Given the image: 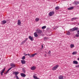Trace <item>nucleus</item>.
Wrapping results in <instances>:
<instances>
[{"instance_id": "f257e3e1", "label": "nucleus", "mask_w": 79, "mask_h": 79, "mask_svg": "<svg viewBox=\"0 0 79 79\" xmlns=\"http://www.w3.org/2000/svg\"><path fill=\"white\" fill-rule=\"evenodd\" d=\"M36 31L38 34H40L42 32V30H40L39 29H36Z\"/></svg>"}, {"instance_id": "4468645a", "label": "nucleus", "mask_w": 79, "mask_h": 79, "mask_svg": "<svg viewBox=\"0 0 79 79\" xmlns=\"http://www.w3.org/2000/svg\"><path fill=\"white\" fill-rule=\"evenodd\" d=\"M37 33L36 32H35L34 33V35L35 37H38V35Z\"/></svg>"}, {"instance_id": "4be33fe9", "label": "nucleus", "mask_w": 79, "mask_h": 79, "mask_svg": "<svg viewBox=\"0 0 79 79\" xmlns=\"http://www.w3.org/2000/svg\"><path fill=\"white\" fill-rule=\"evenodd\" d=\"M40 19H39V18H36L35 19V21H36V22H37L39 21Z\"/></svg>"}, {"instance_id": "1a4fd4ad", "label": "nucleus", "mask_w": 79, "mask_h": 79, "mask_svg": "<svg viewBox=\"0 0 79 79\" xmlns=\"http://www.w3.org/2000/svg\"><path fill=\"white\" fill-rule=\"evenodd\" d=\"M21 22L20 20H18V21L17 24H18L19 26L21 25Z\"/></svg>"}, {"instance_id": "bb28decb", "label": "nucleus", "mask_w": 79, "mask_h": 79, "mask_svg": "<svg viewBox=\"0 0 79 79\" xmlns=\"http://www.w3.org/2000/svg\"><path fill=\"white\" fill-rule=\"evenodd\" d=\"M37 55V53H35L34 54H31L32 57H34V56L35 55Z\"/></svg>"}, {"instance_id": "6e6552de", "label": "nucleus", "mask_w": 79, "mask_h": 79, "mask_svg": "<svg viewBox=\"0 0 79 79\" xmlns=\"http://www.w3.org/2000/svg\"><path fill=\"white\" fill-rule=\"evenodd\" d=\"M36 69V67L35 66H33L31 67V70H35Z\"/></svg>"}, {"instance_id": "79ce46f5", "label": "nucleus", "mask_w": 79, "mask_h": 79, "mask_svg": "<svg viewBox=\"0 0 79 79\" xmlns=\"http://www.w3.org/2000/svg\"><path fill=\"white\" fill-rule=\"evenodd\" d=\"M27 55H28V56H30V54H27Z\"/></svg>"}, {"instance_id": "72a5a7b5", "label": "nucleus", "mask_w": 79, "mask_h": 79, "mask_svg": "<svg viewBox=\"0 0 79 79\" xmlns=\"http://www.w3.org/2000/svg\"><path fill=\"white\" fill-rule=\"evenodd\" d=\"M75 37H79V35L78 34H76V35H75Z\"/></svg>"}, {"instance_id": "e433bc0d", "label": "nucleus", "mask_w": 79, "mask_h": 79, "mask_svg": "<svg viewBox=\"0 0 79 79\" xmlns=\"http://www.w3.org/2000/svg\"><path fill=\"white\" fill-rule=\"evenodd\" d=\"M59 27L58 26H56V29H57V28H58Z\"/></svg>"}, {"instance_id": "9d476101", "label": "nucleus", "mask_w": 79, "mask_h": 79, "mask_svg": "<svg viewBox=\"0 0 79 79\" xmlns=\"http://www.w3.org/2000/svg\"><path fill=\"white\" fill-rule=\"evenodd\" d=\"M20 75L22 77H26V75L25 74L23 73H21Z\"/></svg>"}, {"instance_id": "39448f33", "label": "nucleus", "mask_w": 79, "mask_h": 79, "mask_svg": "<svg viewBox=\"0 0 79 79\" xmlns=\"http://www.w3.org/2000/svg\"><path fill=\"white\" fill-rule=\"evenodd\" d=\"M10 66L12 67V68H15L16 67V65H15V64L11 63L10 64Z\"/></svg>"}, {"instance_id": "c756f323", "label": "nucleus", "mask_w": 79, "mask_h": 79, "mask_svg": "<svg viewBox=\"0 0 79 79\" xmlns=\"http://www.w3.org/2000/svg\"><path fill=\"white\" fill-rule=\"evenodd\" d=\"M46 26H44L43 27H42L41 28L42 29H45V28H46Z\"/></svg>"}, {"instance_id": "9b49d317", "label": "nucleus", "mask_w": 79, "mask_h": 79, "mask_svg": "<svg viewBox=\"0 0 79 79\" xmlns=\"http://www.w3.org/2000/svg\"><path fill=\"white\" fill-rule=\"evenodd\" d=\"M64 77L62 75H60L58 77L59 79H64Z\"/></svg>"}, {"instance_id": "c03bdc74", "label": "nucleus", "mask_w": 79, "mask_h": 79, "mask_svg": "<svg viewBox=\"0 0 79 79\" xmlns=\"http://www.w3.org/2000/svg\"><path fill=\"white\" fill-rule=\"evenodd\" d=\"M78 25L79 26V23H78Z\"/></svg>"}, {"instance_id": "7c9ffc66", "label": "nucleus", "mask_w": 79, "mask_h": 79, "mask_svg": "<svg viewBox=\"0 0 79 79\" xmlns=\"http://www.w3.org/2000/svg\"><path fill=\"white\" fill-rule=\"evenodd\" d=\"M77 34L79 35V30L78 29V28L77 29Z\"/></svg>"}, {"instance_id": "f704fd0d", "label": "nucleus", "mask_w": 79, "mask_h": 79, "mask_svg": "<svg viewBox=\"0 0 79 79\" xmlns=\"http://www.w3.org/2000/svg\"><path fill=\"white\" fill-rule=\"evenodd\" d=\"M76 68H79V65H76L75 66Z\"/></svg>"}, {"instance_id": "c85d7f7f", "label": "nucleus", "mask_w": 79, "mask_h": 79, "mask_svg": "<svg viewBox=\"0 0 79 79\" xmlns=\"http://www.w3.org/2000/svg\"><path fill=\"white\" fill-rule=\"evenodd\" d=\"M48 54H49V56H51V51H49L48 52Z\"/></svg>"}, {"instance_id": "6ab92c4d", "label": "nucleus", "mask_w": 79, "mask_h": 79, "mask_svg": "<svg viewBox=\"0 0 79 79\" xmlns=\"http://www.w3.org/2000/svg\"><path fill=\"white\" fill-rule=\"evenodd\" d=\"M34 79H40V78H38L37 77L35 76V75H34L33 76Z\"/></svg>"}, {"instance_id": "ea45409f", "label": "nucleus", "mask_w": 79, "mask_h": 79, "mask_svg": "<svg viewBox=\"0 0 79 79\" xmlns=\"http://www.w3.org/2000/svg\"><path fill=\"white\" fill-rule=\"evenodd\" d=\"M24 55H25V56H27V54H24Z\"/></svg>"}, {"instance_id": "ddd939ff", "label": "nucleus", "mask_w": 79, "mask_h": 79, "mask_svg": "<svg viewBox=\"0 0 79 79\" xmlns=\"http://www.w3.org/2000/svg\"><path fill=\"white\" fill-rule=\"evenodd\" d=\"M6 23V20H3L1 22L2 24H4Z\"/></svg>"}, {"instance_id": "a878e982", "label": "nucleus", "mask_w": 79, "mask_h": 79, "mask_svg": "<svg viewBox=\"0 0 79 79\" xmlns=\"http://www.w3.org/2000/svg\"><path fill=\"white\" fill-rule=\"evenodd\" d=\"M26 42V41H25L24 40L23 41H22V42L21 43V45H23Z\"/></svg>"}, {"instance_id": "a211bd4d", "label": "nucleus", "mask_w": 79, "mask_h": 79, "mask_svg": "<svg viewBox=\"0 0 79 79\" xmlns=\"http://www.w3.org/2000/svg\"><path fill=\"white\" fill-rule=\"evenodd\" d=\"M21 62L23 64H25L26 63V61L24 60H21Z\"/></svg>"}, {"instance_id": "4c0bfd02", "label": "nucleus", "mask_w": 79, "mask_h": 79, "mask_svg": "<svg viewBox=\"0 0 79 79\" xmlns=\"http://www.w3.org/2000/svg\"><path fill=\"white\" fill-rule=\"evenodd\" d=\"M29 57L30 58H31V57H32V54L30 55Z\"/></svg>"}, {"instance_id": "473e14b6", "label": "nucleus", "mask_w": 79, "mask_h": 79, "mask_svg": "<svg viewBox=\"0 0 79 79\" xmlns=\"http://www.w3.org/2000/svg\"><path fill=\"white\" fill-rule=\"evenodd\" d=\"M22 71L24 73H26V71H25V69H23L22 70Z\"/></svg>"}, {"instance_id": "f3484780", "label": "nucleus", "mask_w": 79, "mask_h": 79, "mask_svg": "<svg viewBox=\"0 0 79 79\" xmlns=\"http://www.w3.org/2000/svg\"><path fill=\"white\" fill-rule=\"evenodd\" d=\"M77 19H78V18L74 17V18H73L72 19L71 21H73V20H75Z\"/></svg>"}, {"instance_id": "37998d69", "label": "nucleus", "mask_w": 79, "mask_h": 79, "mask_svg": "<svg viewBox=\"0 0 79 79\" xmlns=\"http://www.w3.org/2000/svg\"><path fill=\"white\" fill-rule=\"evenodd\" d=\"M45 56H47V55L46 54H45Z\"/></svg>"}, {"instance_id": "393cba45", "label": "nucleus", "mask_w": 79, "mask_h": 79, "mask_svg": "<svg viewBox=\"0 0 79 79\" xmlns=\"http://www.w3.org/2000/svg\"><path fill=\"white\" fill-rule=\"evenodd\" d=\"M77 54V52L74 51L72 53V55H76Z\"/></svg>"}, {"instance_id": "412c9836", "label": "nucleus", "mask_w": 79, "mask_h": 79, "mask_svg": "<svg viewBox=\"0 0 79 79\" xmlns=\"http://www.w3.org/2000/svg\"><path fill=\"white\" fill-rule=\"evenodd\" d=\"M73 47H74V45L73 44H71L70 45V48H73Z\"/></svg>"}, {"instance_id": "5701e85b", "label": "nucleus", "mask_w": 79, "mask_h": 79, "mask_svg": "<svg viewBox=\"0 0 79 79\" xmlns=\"http://www.w3.org/2000/svg\"><path fill=\"white\" fill-rule=\"evenodd\" d=\"M49 38L48 37H44V40H47Z\"/></svg>"}, {"instance_id": "58836bf2", "label": "nucleus", "mask_w": 79, "mask_h": 79, "mask_svg": "<svg viewBox=\"0 0 79 79\" xmlns=\"http://www.w3.org/2000/svg\"><path fill=\"white\" fill-rule=\"evenodd\" d=\"M41 47L42 48H44V46H43V45L42 44L41 45Z\"/></svg>"}, {"instance_id": "b1692460", "label": "nucleus", "mask_w": 79, "mask_h": 79, "mask_svg": "<svg viewBox=\"0 0 79 79\" xmlns=\"http://www.w3.org/2000/svg\"><path fill=\"white\" fill-rule=\"evenodd\" d=\"M55 8L56 10H58L60 9V6H57Z\"/></svg>"}, {"instance_id": "cd10ccee", "label": "nucleus", "mask_w": 79, "mask_h": 79, "mask_svg": "<svg viewBox=\"0 0 79 79\" xmlns=\"http://www.w3.org/2000/svg\"><path fill=\"white\" fill-rule=\"evenodd\" d=\"M67 35H70V32L69 31H68L66 33Z\"/></svg>"}, {"instance_id": "dca6fc26", "label": "nucleus", "mask_w": 79, "mask_h": 79, "mask_svg": "<svg viewBox=\"0 0 79 79\" xmlns=\"http://www.w3.org/2000/svg\"><path fill=\"white\" fill-rule=\"evenodd\" d=\"M73 62L74 64H78V62L77 61H73Z\"/></svg>"}, {"instance_id": "c9c22d12", "label": "nucleus", "mask_w": 79, "mask_h": 79, "mask_svg": "<svg viewBox=\"0 0 79 79\" xmlns=\"http://www.w3.org/2000/svg\"><path fill=\"white\" fill-rule=\"evenodd\" d=\"M28 39L27 38L24 41H25V42H26V41H27V40Z\"/></svg>"}, {"instance_id": "7ed1b4c3", "label": "nucleus", "mask_w": 79, "mask_h": 79, "mask_svg": "<svg viewBox=\"0 0 79 79\" xmlns=\"http://www.w3.org/2000/svg\"><path fill=\"white\" fill-rule=\"evenodd\" d=\"M77 29L78 27H74L73 28L70 29L69 31H71V32H73V31H76V30H77Z\"/></svg>"}, {"instance_id": "aec40b11", "label": "nucleus", "mask_w": 79, "mask_h": 79, "mask_svg": "<svg viewBox=\"0 0 79 79\" xmlns=\"http://www.w3.org/2000/svg\"><path fill=\"white\" fill-rule=\"evenodd\" d=\"M73 9H74V7H71L68 8V10H73Z\"/></svg>"}, {"instance_id": "f03ea898", "label": "nucleus", "mask_w": 79, "mask_h": 79, "mask_svg": "<svg viewBox=\"0 0 79 79\" xmlns=\"http://www.w3.org/2000/svg\"><path fill=\"white\" fill-rule=\"evenodd\" d=\"M59 66V65H56V66H54L52 68V70H53V71H55V70H56V69L58 68Z\"/></svg>"}, {"instance_id": "2eb2a0df", "label": "nucleus", "mask_w": 79, "mask_h": 79, "mask_svg": "<svg viewBox=\"0 0 79 79\" xmlns=\"http://www.w3.org/2000/svg\"><path fill=\"white\" fill-rule=\"evenodd\" d=\"M11 68H12V67H10V68L8 69V70H7V72L5 73V74H6L8 73L9 71L11 69Z\"/></svg>"}, {"instance_id": "0eeeda50", "label": "nucleus", "mask_w": 79, "mask_h": 79, "mask_svg": "<svg viewBox=\"0 0 79 79\" xmlns=\"http://www.w3.org/2000/svg\"><path fill=\"white\" fill-rule=\"evenodd\" d=\"M5 69H6V68L5 67L2 69V72H1V76H3V73H4V71H5Z\"/></svg>"}, {"instance_id": "a18cd8bd", "label": "nucleus", "mask_w": 79, "mask_h": 79, "mask_svg": "<svg viewBox=\"0 0 79 79\" xmlns=\"http://www.w3.org/2000/svg\"><path fill=\"white\" fill-rule=\"evenodd\" d=\"M78 60H79V58H78Z\"/></svg>"}, {"instance_id": "2f4dec72", "label": "nucleus", "mask_w": 79, "mask_h": 79, "mask_svg": "<svg viewBox=\"0 0 79 79\" xmlns=\"http://www.w3.org/2000/svg\"><path fill=\"white\" fill-rule=\"evenodd\" d=\"M22 60H25V56H23L22 57Z\"/></svg>"}, {"instance_id": "423d86ee", "label": "nucleus", "mask_w": 79, "mask_h": 79, "mask_svg": "<svg viewBox=\"0 0 79 79\" xmlns=\"http://www.w3.org/2000/svg\"><path fill=\"white\" fill-rule=\"evenodd\" d=\"M79 3V1H74L73 2V5H78Z\"/></svg>"}, {"instance_id": "20e7f679", "label": "nucleus", "mask_w": 79, "mask_h": 79, "mask_svg": "<svg viewBox=\"0 0 79 79\" xmlns=\"http://www.w3.org/2000/svg\"><path fill=\"white\" fill-rule=\"evenodd\" d=\"M54 12L53 11H51L49 13V15L50 16H52V15H53L54 14Z\"/></svg>"}, {"instance_id": "f8f14e48", "label": "nucleus", "mask_w": 79, "mask_h": 79, "mask_svg": "<svg viewBox=\"0 0 79 79\" xmlns=\"http://www.w3.org/2000/svg\"><path fill=\"white\" fill-rule=\"evenodd\" d=\"M28 38L30 40H31V41H33V38L31 36H29Z\"/></svg>"}, {"instance_id": "a19ab883", "label": "nucleus", "mask_w": 79, "mask_h": 79, "mask_svg": "<svg viewBox=\"0 0 79 79\" xmlns=\"http://www.w3.org/2000/svg\"><path fill=\"white\" fill-rule=\"evenodd\" d=\"M53 29H56V27H54V28H53Z\"/></svg>"}]
</instances>
